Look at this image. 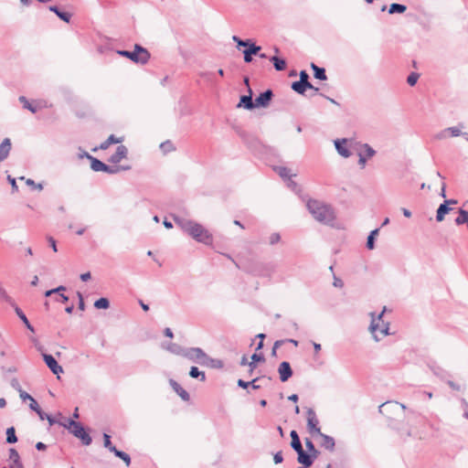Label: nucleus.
I'll return each mask as SVG.
<instances>
[{
  "label": "nucleus",
  "instance_id": "obj_1",
  "mask_svg": "<svg viewBox=\"0 0 468 468\" xmlns=\"http://www.w3.org/2000/svg\"><path fill=\"white\" fill-rule=\"evenodd\" d=\"M173 219L184 232L187 233L197 242L206 245L212 243V235L201 224L178 216H173Z\"/></svg>",
  "mask_w": 468,
  "mask_h": 468
},
{
  "label": "nucleus",
  "instance_id": "obj_2",
  "mask_svg": "<svg viewBox=\"0 0 468 468\" xmlns=\"http://www.w3.org/2000/svg\"><path fill=\"white\" fill-rule=\"evenodd\" d=\"M307 208L318 222L324 225H333L335 219V213L330 205L311 199L307 202Z\"/></svg>",
  "mask_w": 468,
  "mask_h": 468
},
{
  "label": "nucleus",
  "instance_id": "obj_3",
  "mask_svg": "<svg viewBox=\"0 0 468 468\" xmlns=\"http://www.w3.org/2000/svg\"><path fill=\"white\" fill-rule=\"evenodd\" d=\"M387 308L384 307L382 312L378 314L377 316L375 313H371V323L369 325V330L373 335V338L378 342L383 336L388 335V329H389V324L385 323L382 320V317L386 312Z\"/></svg>",
  "mask_w": 468,
  "mask_h": 468
},
{
  "label": "nucleus",
  "instance_id": "obj_4",
  "mask_svg": "<svg viewBox=\"0 0 468 468\" xmlns=\"http://www.w3.org/2000/svg\"><path fill=\"white\" fill-rule=\"evenodd\" d=\"M59 424L73 436L80 439L83 445L88 446L91 444L92 438L80 422L75 421L72 419H67L65 422H60Z\"/></svg>",
  "mask_w": 468,
  "mask_h": 468
},
{
  "label": "nucleus",
  "instance_id": "obj_5",
  "mask_svg": "<svg viewBox=\"0 0 468 468\" xmlns=\"http://www.w3.org/2000/svg\"><path fill=\"white\" fill-rule=\"evenodd\" d=\"M117 53L124 58H130L132 61L144 65L150 59L149 51L139 44L134 45V50H118Z\"/></svg>",
  "mask_w": 468,
  "mask_h": 468
},
{
  "label": "nucleus",
  "instance_id": "obj_6",
  "mask_svg": "<svg viewBox=\"0 0 468 468\" xmlns=\"http://www.w3.org/2000/svg\"><path fill=\"white\" fill-rule=\"evenodd\" d=\"M87 159L90 161V168L94 172H104L110 175H114L121 171L131 169L130 165H108L90 154H87Z\"/></svg>",
  "mask_w": 468,
  "mask_h": 468
},
{
  "label": "nucleus",
  "instance_id": "obj_7",
  "mask_svg": "<svg viewBox=\"0 0 468 468\" xmlns=\"http://www.w3.org/2000/svg\"><path fill=\"white\" fill-rule=\"evenodd\" d=\"M184 357L203 366L205 359H207V355L200 347H186Z\"/></svg>",
  "mask_w": 468,
  "mask_h": 468
},
{
  "label": "nucleus",
  "instance_id": "obj_8",
  "mask_svg": "<svg viewBox=\"0 0 468 468\" xmlns=\"http://www.w3.org/2000/svg\"><path fill=\"white\" fill-rule=\"evenodd\" d=\"M307 430L311 435H318L321 432L319 427V420L316 417L315 411L312 408L307 409Z\"/></svg>",
  "mask_w": 468,
  "mask_h": 468
},
{
  "label": "nucleus",
  "instance_id": "obj_9",
  "mask_svg": "<svg viewBox=\"0 0 468 468\" xmlns=\"http://www.w3.org/2000/svg\"><path fill=\"white\" fill-rule=\"evenodd\" d=\"M43 359L53 374L58 375L63 372L62 367L58 365V361L52 355L43 354Z\"/></svg>",
  "mask_w": 468,
  "mask_h": 468
},
{
  "label": "nucleus",
  "instance_id": "obj_10",
  "mask_svg": "<svg viewBox=\"0 0 468 468\" xmlns=\"http://www.w3.org/2000/svg\"><path fill=\"white\" fill-rule=\"evenodd\" d=\"M278 373L280 377V380L282 382H286L290 378H292L293 372L291 367V365L287 361H283L279 365Z\"/></svg>",
  "mask_w": 468,
  "mask_h": 468
},
{
  "label": "nucleus",
  "instance_id": "obj_11",
  "mask_svg": "<svg viewBox=\"0 0 468 468\" xmlns=\"http://www.w3.org/2000/svg\"><path fill=\"white\" fill-rule=\"evenodd\" d=\"M128 154V149L125 145L121 144L117 146L116 152L111 155L109 162L114 165L119 164L122 159L126 158Z\"/></svg>",
  "mask_w": 468,
  "mask_h": 468
},
{
  "label": "nucleus",
  "instance_id": "obj_12",
  "mask_svg": "<svg viewBox=\"0 0 468 468\" xmlns=\"http://www.w3.org/2000/svg\"><path fill=\"white\" fill-rule=\"evenodd\" d=\"M272 97L273 92L271 90H266L265 91L260 93V95L255 99L256 107H267L270 104Z\"/></svg>",
  "mask_w": 468,
  "mask_h": 468
},
{
  "label": "nucleus",
  "instance_id": "obj_13",
  "mask_svg": "<svg viewBox=\"0 0 468 468\" xmlns=\"http://www.w3.org/2000/svg\"><path fill=\"white\" fill-rule=\"evenodd\" d=\"M238 107H243L246 110H252L256 108L255 101L252 100V90L250 87H249V94L242 95L239 99V102Z\"/></svg>",
  "mask_w": 468,
  "mask_h": 468
},
{
  "label": "nucleus",
  "instance_id": "obj_14",
  "mask_svg": "<svg viewBox=\"0 0 468 468\" xmlns=\"http://www.w3.org/2000/svg\"><path fill=\"white\" fill-rule=\"evenodd\" d=\"M261 48L257 46L252 41L250 44L243 50L244 61L246 63H250L252 61V56L258 55Z\"/></svg>",
  "mask_w": 468,
  "mask_h": 468
},
{
  "label": "nucleus",
  "instance_id": "obj_15",
  "mask_svg": "<svg viewBox=\"0 0 468 468\" xmlns=\"http://www.w3.org/2000/svg\"><path fill=\"white\" fill-rule=\"evenodd\" d=\"M346 143L347 139L346 138L336 139L334 142L337 153L345 158H348L352 154L351 151L346 147Z\"/></svg>",
  "mask_w": 468,
  "mask_h": 468
},
{
  "label": "nucleus",
  "instance_id": "obj_16",
  "mask_svg": "<svg viewBox=\"0 0 468 468\" xmlns=\"http://www.w3.org/2000/svg\"><path fill=\"white\" fill-rule=\"evenodd\" d=\"M258 276H270L274 271V267L271 264H258L254 270L251 271Z\"/></svg>",
  "mask_w": 468,
  "mask_h": 468
},
{
  "label": "nucleus",
  "instance_id": "obj_17",
  "mask_svg": "<svg viewBox=\"0 0 468 468\" xmlns=\"http://www.w3.org/2000/svg\"><path fill=\"white\" fill-rule=\"evenodd\" d=\"M297 453V461L299 463L305 465V467H310L314 462V458L309 453H307L303 449L299 451Z\"/></svg>",
  "mask_w": 468,
  "mask_h": 468
},
{
  "label": "nucleus",
  "instance_id": "obj_18",
  "mask_svg": "<svg viewBox=\"0 0 468 468\" xmlns=\"http://www.w3.org/2000/svg\"><path fill=\"white\" fill-rule=\"evenodd\" d=\"M169 384L174 391L184 400L188 401L190 399L189 393L185 390L176 380L170 379Z\"/></svg>",
  "mask_w": 468,
  "mask_h": 468
},
{
  "label": "nucleus",
  "instance_id": "obj_19",
  "mask_svg": "<svg viewBox=\"0 0 468 468\" xmlns=\"http://www.w3.org/2000/svg\"><path fill=\"white\" fill-rule=\"evenodd\" d=\"M318 435L323 440V441L321 442V446L328 451L333 452L335 446V439L327 434L323 433L322 431Z\"/></svg>",
  "mask_w": 468,
  "mask_h": 468
},
{
  "label": "nucleus",
  "instance_id": "obj_20",
  "mask_svg": "<svg viewBox=\"0 0 468 468\" xmlns=\"http://www.w3.org/2000/svg\"><path fill=\"white\" fill-rule=\"evenodd\" d=\"M10 150L11 141L9 138H5L0 144V163L8 157Z\"/></svg>",
  "mask_w": 468,
  "mask_h": 468
},
{
  "label": "nucleus",
  "instance_id": "obj_21",
  "mask_svg": "<svg viewBox=\"0 0 468 468\" xmlns=\"http://www.w3.org/2000/svg\"><path fill=\"white\" fill-rule=\"evenodd\" d=\"M48 9L50 12L55 13L62 21L66 23L70 22L72 16L70 13L60 10L57 5H50Z\"/></svg>",
  "mask_w": 468,
  "mask_h": 468
},
{
  "label": "nucleus",
  "instance_id": "obj_22",
  "mask_svg": "<svg viewBox=\"0 0 468 468\" xmlns=\"http://www.w3.org/2000/svg\"><path fill=\"white\" fill-rule=\"evenodd\" d=\"M9 458L12 461L10 468H24L23 463L20 461V456L16 449L9 450Z\"/></svg>",
  "mask_w": 468,
  "mask_h": 468
},
{
  "label": "nucleus",
  "instance_id": "obj_23",
  "mask_svg": "<svg viewBox=\"0 0 468 468\" xmlns=\"http://www.w3.org/2000/svg\"><path fill=\"white\" fill-rule=\"evenodd\" d=\"M290 436H291V447L296 452H298L299 451L303 450V445H302V442L300 441V438H299V435L297 433L296 431L292 430L291 432H290Z\"/></svg>",
  "mask_w": 468,
  "mask_h": 468
},
{
  "label": "nucleus",
  "instance_id": "obj_24",
  "mask_svg": "<svg viewBox=\"0 0 468 468\" xmlns=\"http://www.w3.org/2000/svg\"><path fill=\"white\" fill-rule=\"evenodd\" d=\"M452 210V207L448 206V202H443L441 204L437 209L436 220L441 222L444 219L446 214H448Z\"/></svg>",
  "mask_w": 468,
  "mask_h": 468
},
{
  "label": "nucleus",
  "instance_id": "obj_25",
  "mask_svg": "<svg viewBox=\"0 0 468 468\" xmlns=\"http://www.w3.org/2000/svg\"><path fill=\"white\" fill-rule=\"evenodd\" d=\"M314 86L312 84H307L305 82H303V81H293L292 83V89L299 93V94H304L305 90L307 89H313Z\"/></svg>",
  "mask_w": 468,
  "mask_h": 468
},
{
  "label": "nucleus",
  "instance_id": "obj_26",
  "mask_svg": "<svg viewBox=\"0 0 468 468\" xmlns=\"http://www.w3.org/2000/svg\"><path fill=\"white\" fill-rule=\"evenodd\" d=\"M428 366L432 373L438 378L444 379L448 376V372L441 367L438 366L436 363H431Z\"/></svg>",
  "mask_w": 468,
  "mask_h": 468
},
{
  "label": "nucleus",
  "instance_id": "obj_27",
  "mask_svg": "<svg viewBox=\"0 0 468 468\" xmlns=\"http://www.w3.org/2000/svg\"><path fill=\"white\" fill-rule=\"evenodd\" d=\"M270 61L272 62L273 67L277 71H282L286 69V61L284 58H282L277 56H272L270 58Z\"/></svg>",
  "mask_w": 468,
  "mask_h": 468
},
{
  "label": "nucleus",
  "instance_id": "obj_28",
  "mask_svg": "<svg viewBox=\"0 0 468 468\" xmlns=\"http://www.w3.org/2000/svg\"><path fill=\"white\" fill-rule=\"evenodd\" d=\"M305 447L307 449V453L311 454L313 458L317 459L320 452L315 448L314 442L309 438L304 439Z\"/></svg>",
  "mask_w": 468,
  "mask_h": 468
},
{
  "label": "nucleus",
  "instance_id": "obj_29",
  "mask_svg": "<svg viewBox=\"0 0 468 468\" xmlns=\"http://www.w3.org/2000/svg\"><path fill=\"white\" fill-rule=\"evenodd\" d=\"M166 349L174 355L180 356L184 357L186 347L181 346L176 343H170L166 346Z\"/></svg>",
  "mask_w": 468,
  "mask_h": 468
},
{
  "label": "nucleus",
  "instance_id": "obj_30",
  "mask_svg": "<svg viewBox=\"0 0 468 468\" xmlns=\"http://www.w3.org/2000/svg\"><path fill=\"white\" fill-rule=\"evenodd\" d=\"M311 68L314 70V76L315 79L320 80H325L327 79L325 69L324 68H320L314 63H311Z\"/></svg>",
  "mask_w": 468,
  "mask_h": 468
},
{
  "label": "nucleus",
  "instance_id": "obj_31",
  "mask_svg": "<svg viewBox=\"0 0 468 468\" xmlns=\"http://www.w3.org/2000/svg\"><path fill=\"white\" fill-rule=\"evenodd\" d=\"M203 366L209 367L211 368H222L224 363L220 359L211 358L207 356V359H205Z\"/></svg>",
  "mask_w": 468,
  "mask_h": 468
},
{
  "label": "nucleus",
  "instance_id": "obj_32",
  "mask_svg": "<svg viewBox=\"0 0 468 468\" xmlns=\"http://www.w3.org/2000/svg\"><path fill=\"white\" fill-rule=\"evenodd\" d=\"M458 213L459 215L454 220L455 224L459 226L466 223L468 227V211L463 208H460Z\"/></svg>",
  "mask_w": 468,
  "mask_h": 468
},
{
  "label": "nucleus",
  "instance_id": "obj_33",
  "mask_svg": "<svg viewBox=\"0 0 468 468\" xmlns=\"http://www.w3.org/2000/svg\"><path fill=\"white\" fill-rule=\"evenodd\" d=\"M16 313L17 314V316L21 319V321L23 322V324L26 325V327L30 330L31 332H34V327L32 326V324H30V322L28 321L27 317L26 316V314H24V312L18 308V307H16Z\"/></svg>",
  "mask_w": 468,
  "mask_h": 468
},
{
  "label": "nucleus",
  "instance_id": "obj_34",
  "mask_svg": "<svg viewBox=\"0 0 468 468\" xmlns=\"http://www.w3.org/2000/svg\"><path fill=\"white\" fill-rule=\"evenodd\" d=\"M407 10V6L402 4L393 3L389 5V14H402Z\"/></svg>",
  "mask_w": 468,
  "mask_h": 468
},
{
  "label": "nucleus",
  "instance_id": "obj_35",
  "mask_svg": "<svg viewBox=\"0 0 468 468\" xmlns=\"http://www.w3.org/2000/svg\"><path fill=\"white\" fill-rule=\"evenodd\" d=\"M122 140L115 137V135L113 134H111L107 140H105L104 142H102L101 144H100V149L101 150H106L109 148V146L112 144H119L121 143Z\"/></svg>",
  "mask_w": 468,
  "mask_h": 468
},
{
  "label": "nucleus",
  "instance_id": "obj_36",
  "mask_svg": "<svg viewBox=\"0 0 468 468\" xmlns=\"http://www.w3.org/2000/svg\"><path fill=\"white\" fill-rule=\"evenodd\" d=\"M189 376L193 378H198L202 382L206 380L205 372L200 371L197 367H191Z\"/></svg>",
  "mask_w": 468,
  "mask_h": 468
},
{
  "label": "nucleus",
  "instance_id": "obj_37",
  "mask_svg": "<svg viewBox=\"0 0 468 468\" xmlns=\"http://www.w3.org/2000/svg\"><path fill=\"white\" fill-rule=\"evenodd\" d=\"M446 133H450L451 135L454 136V137L462 134L461 130L458 127L453 126V127H449V128L443 130L437 137L439 139H441L445 136Z\"/></svg>",
  "mask_w": 468,
  "mask_h": 468
},
{
  "label": "nucleus",
  "instance_id": "obj_38",
  "mask_svg": "<svg viewBox=\"0 0 468 468\" xmlns=\"http://www.w3.org/2000/svg\"><path fill=\"white\" fill-rule=\"evenodd\" d=\"M274 171H276L278 175L283 179H290L292 176L290 169L285 166H276L274 167Z\"/></svg>",
  "mask_w": 468,
  "mask_h": 468
},
{
  "label": "nucleus",
  "instance_id": "obj_39",
  "mask_svg": "<svg viewBox=\"0 0 468 468\" xmlns=\"http://www.w3.org/2000/svg\"><path fill=\"white\" fill-rule=\"evenodd\" d=\"M378 229H375L369 233L367 239V248L368 250H373L375 248V238L378 234Z\"/></svg>",
  "mask_w": 468,
  "mask_h": 468
},
{
  "label": "nucleus",
  "instance_id": "obj_40",
  "mask_svg": "<svg viewBox=\"0 0 468 468\" xmlns=\"http://www.w3.org/2000/svg\"><path fill=\"white\" fill-rule=\"evenodd\" d=\"M113 454L116 457H118L121 460H122L127 466H129L131 464V457H130V455L128 453H126V452H124L122 451H120L118 449H114Z\"/></svg>",
  "mask_w": 468,
  "mask_h": 468
},
{
  "label": "nucleus",
  "instance_id": "obj_41",
  "mask_svg": "<svg viewBox=\"0 0 468 468\" xmlns=\"http://www.w3.org/2000/svg\"><path fill=\"white\" fill-rule=\"evenodd\" d=\"M264 361H265V357L262 353H260V354L254 353L251 356V361L249 363V367H257L258 362H264Z\"/></svg>",
  "mask_w": 468,
  "mask_h": 468
},
{
  "label": "nucleus",
  "instance_id": "obj_42",
  "mask_svg": "<svg viewBox=\"0 0 468 468\" xmlns=\"http://www.w3.org/2000/svg\"><path fill=\"white\" fill-rule=\"evenodd\" d=\"M17 441V437L16 435V431L14 427H9L6 430V442L13 444Z\"/></svg>",
  "mask_w": 468,
  "mask_h": 468
},
{
  "label": "nucleus",
  "instance_id": "obj_43",
  "mask_svg": "<svg viewBox=\"0 0 468 468\" xmlns=\"http://www.w3.org/2000/svg\"><path fill=\"white\" fill-rule=\"evenodd\" d=\"M94 307L96 309H108L110 307V301L105 297H101L94 302Z\"/></svg>",
  "mask_w": 468,
  "mask_h": 468
},
{
  "label": "nucleus",
  "instance_id": "obj_44",
  "mask_svg": "<svg viewBox=\"0 0 468 468\" xmlns=\"http://www.w3.org/2000/svg\"><path fill=\"white\" fill-rule=\"evenodd\" d=\"M399 406L402 410H405V409H406V406H405L404 404H399V403H398V402H389V401H388V402H385V403H383V404H381V405L379 406V412H380V413H383V412H384V410H387L389 407H395V408H397V407H399Z\"/></svg>",
  "mask_w": 468,
  "mask_h": 468
},
{
  "label": "nucleus",
  "instance_id": "obj_45",
  "mask_svg": "<svg viewBox=\"0 0 468 468\" xmlns=\"http://www.w3.org/2000/svg\"><path fill=\"white\" fill-rule=\"evenodd\" d=\"M18 100L21 103H23V107L25 109L30 111L32 113L37 112V107L33 106L32 103H30L25 96H20Z\"/></svg>",
  "mask_w": 468,
  "mask_h": 468
},
{
  "label": "nucleus",
  "instance_id": "obj_46",
  "mask_svg": "<svg viewBox=\"0 0 468 468\" xmlns=\"http://www.w3.org/2000/svg\"><path fill=\"white\" fill-rule=\"evenodd\" d=\"M160 149L161 151L164 153V154H167L169 152H172L174 151L176 148L173 144V143L169 140L165 141V142H163L161 144H160Z\"/></svg>",
  "mask_w": 468,
  "mask_h": 468
},
{
  "label": "nucleus",
  "instance_id": "obj_47",
  "mask_svg": "<svg viewBox=\"0 0 468 468\" xmlns=\"http://www.w3.org/2000/svg\"><path fill=\"white\" fill-rule=\"evenodd\" d=\"M103 444L111 452L113 453L114 449H117L111 441V436L107 433H103Z\"/></svg>",
  "mask_w": 468,
  "mask_h": 468
},
{
  "label": "nucleus",
  "instance_id": "obj_48",
  "mask_svg": "<svg viewBox=\"0 0 468 468\" xmlns=\"http://www.w3.org/2000/svg\"><path fill=\"white\" fill-rule=\"evenodd\" d=\"M232 39H233L234 42L237 43V48H239L240 47L247 48L250 44V42L252 41L251 39L243 40V39L239 38L237 36H233Z\"/></svg>",
  "mask_w": 468,
  "mask_h": 468
},
{
  "label": "nucleus",
  "instance_id": "obj_49",
  "mask_svg": "<svg viewBox=\"0 0 468 468\" xmlns=\"http://www.w3.org/2000/svg\"><path fill=\"white\" fill-rule=\"evenodd\" d=\"M37 415H38L40 420H47L50 426H52V425H54L56 423L55 419L51 415L44 412L43 410L39 411L37 413Z\"/></svg>",
  "mask_w": 468,
  "mask_h": 468
},
{
  "label": "nucleus",
  "instance_id": "obj_50",
  "mask_svg": "<svg viewBox=\"0 0 468 468\" xmlns=\"http://www.w3.org/2000/svg\"><path fill=\"white\" fill-rule=\"evenodd\" d=\"M362 148L365 150L367 158H371L376 154V151L368 144H362Z\"/></svg>",
  "mask_w": 468,
  "mask_h": 468
},
{
  "label": "nucleus",
  "instance_id": "obj_51",
  "mask_svg": "<svg viewBox=\"0 0 468 468\" xmlns=\"http://www.w3.org/2000/svg\"><path fill=\"white\" fill-rule=\"evenodd\" d=\"M419 78H420V74H419V73H417V72H411V73L408 76V78H407V82H408V84H409L410 86H414V85L417 83V81H418Z\"/></svg>",
  "mask_w": 468,
  "mask_h": 468
},
{
  "label": "nucleus",
  "instance_id": "obj_52",
  "mask_svg": "<svg viewBox=\"0 0 468 468\" xmlns=\"http://www.w3.org/2000/svg\"><path fill=\"white\" fill-rule=\"evenodd\" d=\"M29 408L37 414L42 410L34 398L30 400Z\"/></svg>",
  "mask_w": 468,
  "mask_h": 468
},
{
  "label": "nucleus",
  "instance_id": "obj_53",
  "mask_svg": "<svg viewBox=\"0 0 468 468\" xmlns=\"http://www.w3.org/2000/svg\"><path fill=\"white\" fill-rule=\"evenodd\" d=\"M280 239H281L280 234L277 232H274L270 236L269 242L271 245H274V244L278 243L280 241Z\"/></svg>",
  "mask_w": 468,
  "mask_h": 468
},
{
  "label": "nucleus",
  "instance_id": "obj_54",
  "mask_svg": "<svg viewBox=\"0 0 468 468\" xmlns=\"http://www.w3.org/2000/svg\"><path fill=\"white\" fill-rule=\"evenodd\" d=\"M299 76H300V80L298 81H303L307 84H311L309 82V75L305 70H301Z\"/></svg>",
  "mask_w": 468,
  "mask_h": 468
},
{
  "label": "nucleus",
  "instance_id": "obj_55",
  "mask_svg": "<svg viewBox=\"0 0 468 468\" xmlns=\"http://www.w3.org/2000/svg\"><path fill=\"white\" fill-rule=\"evenodd\" d=\"M26 184L27 186H32L34 188H37L38 190H42L43 189V186L41 184H36L35 181L33 179H30V178L26 180Z\"/></svg>",
  "mask_w": 468,
  "mask_h": 468
},
{
  "label": "nucleus",
  "instance_id": "obj_56",
  "mask_svg": "<svg viewBox=\"0 0 468 468\" xmlns=\"http://www.w3.org/2000/svg\"><path fill=\"white\" fill-rule=\"evenodd\" d=\"M284 343L283 340H277L274 342L272 350H271V356H277V348L280 347Z\"/></svg>",
  "mask_w": 468,
  "mask_h": 468
},
{
  "label": "nucleus",
  "instance_id": "obj_57",
  "mask_svg": "<svg viewBox=\"0 0 468 468\" xmlns=\"http://www.w3.org/2000/svg\"><path fill=\"white\" fill-rule=\"evenodd\" d=\"M77 296L79 298V304H78V307L80 311H84L85 310V303H84V299H83V296L81 294V292H77Z\"/></svg>",
  "mask_w": 468,
  "mask_h": 468
},
{
  "label": "nucleus",
  "instance_id": "obj_58",
  "mask_svg": "<svg viewBox=\"0 0 468 468\" xmlns=\"http://www.w3.org/2000/svg\"><path fill=\"white\" fill-rule=\"evenodd\" d=\"M19 397L23 401H26V400L30 401L33 399V397L30 394H28L27 392H26L23 389H21V391H19Z\"/></svg>",
  "mask_w": 468,
  "mask_h": 468
},
{
  "label": "nucleus",
  "instance_id": "obj_59",
  "mask_svg": "<svg viewBox=\"0 0 468 468\" xmlns=\"http://www.w3.org/2000/svg\"><path fill=\"white\" fill-rule=\"evenodd\" d=\"M7 180L9 181L10 185H11V187H12V191L13 192H16L18 191V186L16 185V179L13 178L11 176H7Z\"/></svg>",
  "mask_w": 468,
  "mask_h": 468
},
{
  "label": "nucleus",
  "instance_id": "obj_60",
  "mask_svg": "<svg viewBox=\"0 0 468 468\" xmlns=\"http://www.w3.org/2000/svg\"><path fill=\"white\" fill-rule=\"evenodd\" d=\"M55 301L58 303H65L69 301V296H67L64 293H59L56 298Z\"/></svg>",
  "mask_w": 468,
  "mask_h": 468
},
{
  "label": "nucleus",
  "instance_id": "obj_61",
  "mask_svg": "<svg viewBox=\"0 0 468 468\" xmlns=\"http://www.w3.org/2000/svg\"><path fill=\"white\" fill-rule=\"evenodd\" d=\"M273 461L275 464L282 463L283 461L282 453V452H277L273 456Z\"/></svg>",
  "mask_w": 468,
  "mask_h": 468
},
{
  "label": "nucleus",
  "instance_id": "obj_62",
  "mask_svg": "<svg viewBox=\"0 0 468 468\" xmlns=\"http://www.w3.org/2000/svg\"><path fill=\"white\" fill-rule=\"evenodd\" d=\"M238 386L242 388H248L252 382L250 381H244L243 379L239 378L237 382Z\"/></svg>",
  "mask_w": 468,
  "mask_h": 468
},
{
  "label": "nucleus",
  "instance_id": "obj_63",
  "mask_svg": "<svg viewBox=\"0 0 468 468\" xmlns=\"http://www.w3.org/2000/svg\"><path fill=\"white\" fill-rule=\"evenodd\" d=\"M358 156H359L358 165H360L361 168H364L367 164V157L364 154H362L361 153L358 154Z\"/></svg>",
  "mask_w": 468,
  "mask_h": 468
},
{
  "label": "nucleus",
  "instance_id": "obj_64",
  "mask_svg": "<svg viewBox=\"0 0 468 468\" xmlns=\"http://www.w3.org/2000/svg\"><path fill=\"white\" fill-rule=\"evenodd\" d=\"M333 285L337 288H342L344 286V282L340 278L334 276Z\"/></svg>",
  "mask_w": 468,
  "mask_h": 468
}]
</instances>
